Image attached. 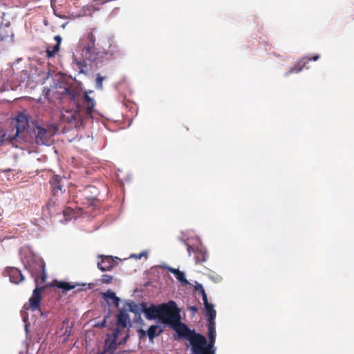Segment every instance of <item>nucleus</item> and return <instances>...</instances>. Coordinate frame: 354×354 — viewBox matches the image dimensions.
<instances>
[{
	"label": "nucleus",
	"mask_w": 354,
	"mask_h": 354,
	"mask_svg": "<svg viewBox=\"0 0 354 354\" xmlns=\"http://www.w3.org/2000/svg\"><path fill=\"white\" fill-rule=\"evenodd\" d=\"M91 93L93 91L82 93L78 89L73 87L65 88L63 93L68 96L76 107L75 109H64L62 112V120L68 123L80 122L82 124L84 120L92 118V113L95 111V101L88 96V93Z\"/></svg>",
	"instance_id": "obj_1"
},
{
	"label": "nucleus",
	"mask_w": 354,
	"mask_h": 354,
	"mask_svg": "<svg viewBox=\"0 0 354 354\" xmlns=\"http://www.w3.org/2000/svg\"><path fill=\"white\" fill-rule=\"evenodd\" d=\"M88 37L91 45L84 46L81 50V58L74 57L73 62L74 69L78 71L79 73L85 75H87L89 73L88 64H94L96 67H99L104 59L114 56V53L111 50L106 52L96 51V49L93 47V35L90 34Z\"/></svg>",
	"instance_id": "obj_2"
},
{
	"label": "nucleus",
	"mask_w": 354,
	"mask_h": 354,
	"mask_svg": "<svg viewBox=\"0 0 354 354\" xmlns=\"http://www.w3.org/2000/svg\"><path fill=\"white\" fill-rule=\"evenodd\" d=\"M57 129L55 126L46 127L38 124L37 122H32L31 133L28 136V141L34 140L38 145H50L53 142V137L55 135Z\"/></svg>",
	"instance_id": "obj_3"
},
{
	"label": "nucleus",
	"mask_w": 354,
	"mask_h": 354,
	"mask_svg": "<svg viewBox=\"0 0 354 354\" xmlns=\"http://www.w3.org/2000/svg\"><path fill=\"white\" fill-rule=\"evenodd\" d=\"M14 127L16 129L15 133L11 134L12 140H15L17 144L28 141V136L31 133L32 125L29 124L27 115L19 113L15 120Z\"/></svg>",
	"instance_id": "obj_4"
},
{
	"label": "nucleus",
	"mask_w": 354,
	"mask_h": 354,
	"mask_svg": "<svg viewBox=\"0 0 354 354\" xmlns=\"http://www.w3.org/2000/svg\"><path fill=\"white\" fill-rule=\"evenodd\" d=\"M160 310L159 322L162 324L170 326L180 317V309L173 300L161 304Z\"/></svg>",
	"instance_id": "obj_5"
},
{
	"label": "nucleus",
	"mask_w": 354,
	"mask_h": 354,
	"mask_svg": "<svg viewBox=\"0 0 354 354\" xmlns=\"http://www.w3.org/2000/svg\"><path fill=\"white\" fill-rule=\"evenodd\" d=\"M189 342L192 354H216V348H209V343L205 337L200 333H194Z\"/></svg>",
	"instance_id": "obj_6"
},
{
	"label": "nucleus",
	"mask_w": 354,
	"mask_h": 354,
	"mask_svg": "<svg viewBox=\"0 0 354 354\" xmlns=\"http://www.w3.org/2000/svg\"><path fill=\"white\" fill-rule=\"evenodd\" d=\"M122 331L119 328H115L111 335H109L105 340L104 347L106 351L111 350L114 351L116 349L117 345L124 344L128 337L129 335L125 333L123 337L120 338V335Z\"/></svg>",
	"instance_id": "obj_7"
},
{
	"label": "nucleus",
	"mask_w": 354,
	"mask_h": 354,
	"mask_svg": "<svg viewBox=\"0 0 354 354\" xmlns=\"http://www.w3.org/2000/svg\"><path fill=\"white\" fill-rule=\"evenodd\" d=\"M170 327L178 334V337H174L175 339L183 338L188 341L197 333L195 330H191L187 324L181 322V317L177 319Z\"/></svg>",
	"instance_id": "obj_8"
},
{
	"label": "nucleus",
	"mask_w": 354,
	"mask_h": 354,
	"mask_svg": "<svg viewBox=\"0 0 354 354\" xmlns=\"http://www.w3.org/2000/svg\"><path fill=\"white\" fill-rule=\"evenodd\" d=\"M30 272L35 279V283H37L38 278L40 277L42 281H45L46 274L45 272V263L41 259H39L34 267H30Z\"/></svg>",
	"instance_id": "obj_9"
},
{
	"label": "nucleus",
	"mask_w": 354,
	"mask_h": 354,
	"mask_svg": "<svg viewBox=\"0 0 354 354\" xmlns=\"http://www.w3.org/2000/svg\"><path fill=\"white\" fill-rule=\"evenodd\" d=\"M57 287L60 289H62L65 291H68L74 288H77V292H80L84 290H90L94 287L93 283H77L75 284H71L68 282L65 281H59L57 283Z\"/></svg>",
	"instance_id": "obj_10"
},
{
	"label": "nucleus",
	"mask_w": 354,
	"mask_h": 354,
	"mask_svg": "<svg viewBox=\"0 0 354 354\" xmlns=\"http://www.w3.org/2000/svg\"><path fill=\"white\" fill-rule=\"evenodd\" d=\"M187 246V252L189 256H191V251L192 250L195 253V261L196 263H203L207 261L208 254L206 249L202 246L198 247L194 250L188 243L185 242Z\"/></svg>",
	"instance_id": "obj_11"
},
{
	"label": "nucleus",
	"mask_w": 354,
	"mask_h": 354,
	"mask_svg": "<svg viewBox=\"0 0 354 354\" xmlns=\"http://www.w3.org/2000/svg\"><path fill=\"white\" fill-rule=\"evenodd\" d=\"M319 58V55H315L313 57H304L301 59H300L296 64L295 67L290 68L287 73H286L285 76H288L290 74L296 73H298L303 68L306 66V64L308 61L313 60V61H317Z\"/></svg>",
	"instance_id": "obj_12"
},
{
	"label": "nucleus",
	"mask_w": 354,
	"mask_h": 354,
	"mask_svg": "<svg viewBox=\"0 0 354 354\" xmlns=\"http://www.w3.org/2000/svg\"><path fill=\"white\" fill-rule=\"evenodd\" d=\"M98 258L101 260L97 262V268L101 271L110 270L114 266V260L112 257L99 255Z\"/></svg>",
	"instance_id": "obj_13"
},
{
	"label": "nucleus",
	"mask_w": 354,
	"mask_h": 354,
	"mask_svg": "<svg viewBox=\"0 0 354 354\" xmlns=\"http://www.w3.org/2000/svg\"><path fill=\"white\" fill-rule=\"evenodd\" d=\"M160 304L154 305L151 304L150 306H147L146 304V308L145 310V315L147 319L148 320H155L158 319L160 317Z\"/></svg>",
	"instance_id": "obj_14"
},
{
	"label": "nucleus",
	"mask_w": 354,
	"mask_h": 354,
	"mask_svg": "<svg viewBox=\"0 0 354 354\" xmlns=\"http://www.w3.org/2000/svg\"><path fill=\"white\" fill-rule=\"evenodd\" d=\"M7 274L10 278V282L18 284L24 279L21 272L16 268H9L6 270Z\"/></svg>",
	"instance_id": "obj_15"
},
{
	"label": "nucleus",
	"mask_w": 354,
	"mask_h": 354,
	"mask_svg": "<svg viewBox=\"0 0 354 354\" xmlns=\"http://www.w3.org/2000/svg\"><path fill=\"white\" fill-rule=\"evenodd\" d=\"M125 308H127V310L132 312L136 315L140 317L142 313H145L146 303L142 302L138 304L133 301L127 302Z\"/></svg>",
	"instance_id": "obj_16"
},
{
	"label": "nucleus",
	"mask_w": 354,
	"mask_h": 354,
	"mask_svg": "<svg viewBox=\"0 0 354 354\" xmlns=\"http://www.w3.org/2000/svg\"><path fill=\"white\" fill-rule=\"evenodd\" d=\"M41 301V295L39 293L38 286H36V288L33 290L32 295L31 297L29 299L30 306L32 310H39V304Z\"/></svg>",
	"instance_id": "obj_17"
},
{
	"label": "nucleus",
	"mask_w": 354,
	"mask_h": 354,
	"mask_svg": "<svg viewBox=\"0 0 354 354\" xmlns=\"http://www.w3.org/2000/svg\"><path fill=\"white\" fill-rule=\"evenodd\" d=\"M117 324L123 328L131 326L130 317L126 310H119L117 317Z\"/></svg>",
	"instance_id": "obj_18"
},
{
	"label": "nucleus",
	"mask_w": 354,
	"mask_h": 354,
	"mask_svg": "<svg viewBox=\"0 0 354 354\" xmlns=\"http://www.w3.org/2000/svg\"><path fill=\"white\" fill-rule=\"evenodd\" d=\"M207 329H208V338H209V348L215 347L216 340V322H207Z\"/></svg>",
	"instance_id": "obj_19"
},
{
	"label": "nucleus",
	"mask_w": 354,
	"mask_h": 354,
	"mask_svg": "<svg viewBox=\"0 0 354 354\" xmlns=\"http://www.w3.org/2000/svg\"><path fill=\"white\" fill-rule=\"evenodd\" d=\"M102 297L109 305H111L110 301H111L116 308L119 307L120 299L111 290H108L106 292H103Z\"/></svg>",
	"instance_id": "obj_20"
},
{
	"label": "nucleus",
	"mask_w": 354,
	"mask_h": 354,
	"mask_svg": "<svg viewBox=\"0 0 354 354\" xmlns=\"http://www.w3.org/2000/svg\"><path fill=\"white\" fill-rule=\"evenodd\" d=\"M162 329L158 325H151L149 326V329L147 330V334L149 337L150 341H153L155 337L158 336L160 334L162 333ZM140 333L142 335H145L146 332L145 330H140Z\"/></svg>",
	"instance_id": "obj_21"
},
{
	"label": "nucleus",
	"mask_w": 354,
	"mask_h": 354,
	"mask_svg": "<svg viewBox=\"0 0 354 354\" xmlns=\"http://www.w3.org/2000/svg\"><path fill=\"white\" fill-rule=\"evenodd\" d=\"M12 136L10 133L5 132L3 130L0 129V147L3 146L6 143L8 142L15 146L19 147L15 140H12Z\"/></svg>",
	"instance_id": "obj_22"
},
{
	"label": "nucleus",
	"mask_w": 354,
	"mask_h": 354,
	"mask_svg": "<svg viewBox=\"0 0 354 354\" xmlns=\"http://www.w3.org/2000/svg\"><path fill=\"white\" fill-rule=\"evenodd\" d=\"M205 316L207 317V322H215L216 312L214 309V304H210L205 306Z\"/></svg>",
	"instance_id": "obj_23"
},
{
	"label": "nucleus",
	"mask_w": 354,
	"mask_h": 354,
	"mask_svg": "<svg viewBox=\"0 0 354 354\" xmlns=\"http://www.w3.org/2000/svg\"><path fill=\"white\" fill-rule=\"evenodd\" d=\"M175 277L183 285H187L189 283L185 277V273L180 270H179L178 272L175 275Z\"/></svg>",
	"instance_id": "obj_24"
},
{
	"label": "nucleus",
	"mask_w": 354,
	"mask_h": 354,
	"mask_svg": "<svg viewBox=\"0 0 354 354\" xmlns=\"http://www.w3.org/2000/svg\"><path fill=\"white\" fill-rule=\"evenodd\" d=\"M52 186L54 194H56L58 190L62 192V187L60 183V181L57 179V178L53 180V181L52 182Z\"/></svg>",
	"instance_id": "obj_25"
},
{
	"label": "nucleus",
	"mask_w": 354,
	"mask_h": 354,
	"mask_svg": "<svg viewBox=\"0 0 354 354\" xmlns=\"http://www.w3.org/2000/svg\"><path fill=\"white\" fill-rule=\"evenodd\" d=\"M60 46L55 44L52 49L50 48H48L46 50V53L48 57H52L55 56V55L59 51Z\"/></svg>",
	"instance_id": "obj_26"
},
{
	"label": "nucleus",
	"mask_w": 354,
	"mask_h": 354,
	"mask_svg": "<svg viewBox=\"0 0 354 354\" xmlns=\"http://www.w3.org/2000/svg\"><path fill=\"white\" fill-rule=\"evenodd\" d=\"M106 79V77L97 74L96 77V88L99 90L102 89V82Z\"/></svg>",
	"instance_id": "obj_27"
},
{
	"label": "nucleus",
	"mask_w": 354,
	"mask_h": 354,
	"mask_svg": "<svg viewBox=\"0 0 354 354\" xmlns=\"http://www.w3.org/2000/svg\"><path fill=\"white\" fill-rule=\"evenodd\" d=\"M29 77V73L27 70H22L20 72V79L19 80V83L24 82L26 79Z\"/></svg>",
	"instance_id": "obj_28"
},
{
	"label": "nucleus",
	"mask_w": 354,
	"mask_h": 354,
	"mask_svg": "<svg viewBox=\"0 0 354 354\" xmlns=\"http://www.w3.org/2000/svg\"><path fill=\"white\" fill-rule=\"evenodd\" d=\"M113 279V277L109 274H103L102 276L101 281L104 283H110Z\"/></svg>",
	"instance_id": "obj_29"
},
{
	"label": "nucleus",
	"mask_w": 354,
	"mask_h": 354,
	"mask_svg": "<svg viewBox=\"0 0 354 354\" xmlns=\"http://www.w3.org/2000/svg\"><path fill=\"white\" fill-rule=\"evenodd\" d=\"M13 36H14V34L12 33V31H10V36L9 35H6V36L2 35L1 30H0V37H1V39L2 41H9V40L12 41Z\"/></svg>",
	"instance_id": "obj_30"
},
{
	"label": "nucleus",
	"mask_w": 354,
	"mask_h": 354,
	"mask_svg": "<svg viewBox=\"0 0 354 354\" xmlns=\"http://www.w3.org/2000/svg\"><path fill=\"white\" fill-rule=\"evenodd\" d=\"M162 267L166 270H167L169 272L173 273L174 274V276L178 272L179 270L178 269H176V268H171L166 264H164L162 266Z\"/></svg>",
	"instance_id": "obj_31"
},
{
	"label": "nucleus",
	"mask_w": 354,
	"mask_h": 354,
	"mask_svg": "<svg viewBox=\"0 0 354 354\" xmlns=\"http://www.w3.org/2000/svg\"><path fill=\"white\" fill-rule=\"evenodd\" d=\"M147 257V252L143 251V252H140V254H133L130 256V257H133L136 259H141L142 257Z\"/></svg>",
	"instance_id": "obj_32"
},
{
	"label": "nucleus",
	"mask_w": 354,
	"mask_h": 354,
	"mask_svg": "<svg viewBox=\"0 0 354 354\" xmlns=\"http://www.w3.org/2000/svg\"><path fill=\"white\" fill-rule=\"evenodd\" d=\"M209 279L215 283H219L222 281L223 278L221 276L216 274V275H210Z\"/></svg>",
	"instance_id": "obj_33"
},
{
	"label": "nucleus",
	"mask_w": 354,
	"mask_h": 354,
	"mask_svg": "<svg viewBox=\"0 0 354 354\" xmlns=\"http://www.w3.org/2000/svg\"><path fill=\"white\" fill-rule=\"evenodd\" d=\"M73 212V209H66L64 211V215L66 217V221H68L72 218L70 217V215Z\"/></svg>",
	"instance_id": "obj_34"
},
{
	"label": "nucleus",
	"mask_w": 354,
	"mask_h": 354,
	"mask_svg": "<svg viewBox=\"0 0 354 354\" xmlns=\"http://www.w3.org/2000/svg\"><path fill=\"white\" fill-rule=\"evenodd\" d=\"M201 295H202V297H203V301L204 307L207 306V305H209V304H210V303L208 302L207 296L206 292L202 293Z\"/></svg>",
	"instance_id": "obj_35"
},
{
	"label": "nucleus",
	"mask_w": 354,
	"mask_h": 354,
	"mask_svg": "<svg viewBox=\"0 0 354 354\" xmlns=\"http://www.w3.org/2000/svg\"><path fill=\"white\" fill-rule=\"evenodd\" d=\"M195 289L200 291L201 294L205 292L203 286L201 283H197V285L195 286Z\"/></svg>",
	"instance_id": "obj_36"
},
{
	"label": "nucleus",
	"mask_w": 354,
	"mask_h": 354,
	"mask_svg": "<svg viewBox=\"0 0 354 354\" xmlns=\"http://www.w3.org/2000/svg\"><path fill=\"white\" fill-rule=\"evenodd\" d=\"M55 40L57 42V45L58 46H60V44L62 42V37L60 35H56L55 37H54Z\"/></svg>",
	"instance_id": "obj_37"
},
{
	"label": "nucleus",
	"mask_w": 354,
	"mask_h": 354,
	"mask_svg": "<svg viewBox=\"0 0 354 354\" xmlns=\"http://www.w3.org/2000/svg\"><path fill=\"white\" fill-rule=\"evenodd\" d=\"M106 319L104 318L102 322L98 323V324H95V326L104 327L106 326Z\"/></svg>",
	"instance_id": "obj_38"
},
{
	"label": "nucleus",
	"mask_w": 354,
	"mask_h": 354,
	"mask_svg": "<svg viewBox=\"0 0 354 354\" xmlns=\"http://www.w3.org/2000/svg\"><path fill=\"white\" fill-rule=\"evenodd\" d=\"M189 310L193 313H196L198 311V308L196 306H192L189 307Z\"/></svg>",
	"instance_id": "obj_39"
},
{
	"label": "nucleus",
	"mask_w": 354,
	"mask_h": 354,
	"mask_svg": "<svg viewBox=\"0 0 354 354\" xmlns=\"http://www.w3.org/2000/svg\"><path fill=\"white\" fill-rule=\"evenodd\" d=\"M25 329H26V331L28 332V325L25 326Z\"/></svg>",
	"instance_id": "obj_40"
},
{
	"label": "nucleus",
	"mask_w": 354,
	"mask_h": 354,
	"mask_svg": "<svg viewBox=\"0 0 354 354\" xmlns=\"http://www.w3.org/2000/svg\"><path fill=\"white\" fill-rule=\"evenodd\" d=\"M68 333V328L66 329L65 333Z\"/></svg>",
	"instance_id": "obj_41"
},
{
	"label": "nucleus",
	"mask_w": 354,
	"mask_h": 354,
	"mask_svg": "<svg viewBox=\"0 0 354 354\" xmlns=\"http://www.w3.org/2000/svg\"><path fill=\"white\" fill-rule=\"evenodd\" d=\"M67 336H70V333L69 332L67 333Z\"/></svg>",
	"instance_id": "obj_42"
}]
</instances>
